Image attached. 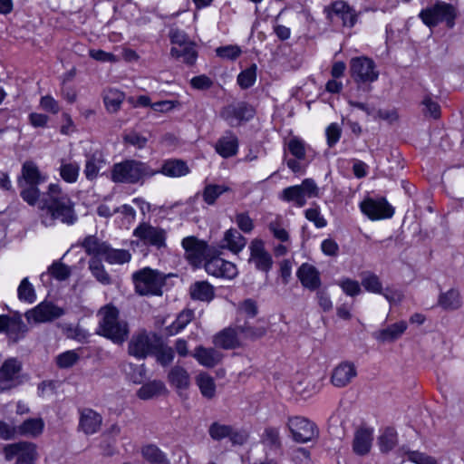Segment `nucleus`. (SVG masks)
<instances>
[{
	"mask_svg": "<svg viewBox=\"0 0 464 464\" xmlns=\"http://www.w3.org/2000/svg\"><path fill=\"white\" fill-rule=\"evenodd\" d=\"M42 211V223L45 227L54 225L55 220L72 225L77 219L72 199L63 191L58 183H51L48 186L47 198L44 200Z\"/></svg>",
	"mask_w": 464,
	"mask_h": 464,
	"instance_id": "f257e3e1",
	"label": "nucleus"
},
{
	"mask_svg": "<svg viewBox=\"0 0 464 464\" xmlns=\"http://www.w3.org/2000/svg\"><path fill=\"white\" fill-rule=\"evenodd\" d=\"M99 317L98 334L111 340L114 343L121 344L129 336V325L126 321L120 319L119 310L113 305L102 307Z\"/></svg>",
	"mask_w": 464,
	"mask_h": 464,
	"instance_id": "f03ea898",
	"label": "nucleus"
},
{
	"mask_svg": "<svg viewBox=\"0 0 464 464\" xmlns=\"http://www.w3.org/2000/svg\"><path fill=\"white\" fill-rule=\"evenodd\" d=\"M156 174L148 163L128 160L113 166L111 179L114 182L136 184Z\"/></svg>",
	"mask_w": 464,
	"mask_h": 464,
	"instance_id": "7ed1b4c3",
	"label": "nucleus"
},
{
	"mask_svg": "<svg viewBox=\"0 0 464 464\" xmlns=\"http://www.w3.org/2000/svg\"><path fill=\"white\" fill-rule=\"evenodd\" d=\"M132 281L140 295H160L165 278L159 271L144 267L132 274Z\"/></svg>",
	"mask_w": 464,
	"mask_h": 464,
	"instance_id": "20e7f679",
	"label": "nucleus"
},
{
	"mask_svg": "<svg viewBox=\"0 0 464 464\" xmlns=\"http://www.w3.org/2000/svg\"><path fill=\"white\" fill-rule=\"evenodd\" d=\"M457 12L455 7L448 3L438 1L433 5L422 9L419 17L424 24L430 28L437 26L440 23H446L449 28L455 24Z\"/></svg>",
	"mask_w": 464,
	"mask_h": 464,
	"instance_id": "39448f33",
	"label": "nucleus"
},
{
	"mask_svg": "<svg viewBox=\"0 0 464 464\" xmlns=\"http://www.w3.org/2000/svg\"><path fill=\"white\" fill-rule=\"evenodd\" d=\"M320 188L313 179H304L300 185L290 186L284 188L279 198L297 208L306 204L308 198H318Z\"/></svg>",
	"mask_w": 464,
	"mask_h": 464,
	"instance_id": "423d86ee",
	"label": "nucleus"
},
{
	"mask_svg": "<svg viewBox=\"0 0 464 464\" xmlns=\"http://www.w3.org/2000/svg\"><path fill=\"white\" fill-rule=\"evenodd\" d=\"M160 338L153 332L140 331L132 335L129 343V353L138 359H144L160 347Z\"/></svg>",
	"mask_w": 464,
	"mask_h": 464,
	"instance_id": "0eeeda50",
	"label": "nucleus"
},
{
	"mask_svg": "<svg viewBox=\"0 0 464 464\" xmlns=\"http://www.w3.org/2000/svg\"><path fill=\"white\" fill-rule=\"evenodd\" d=\"M286 427L292 439L297 443H307L318 436L315 424L302 416L289 417Z\"/></svg>",
	"mask_w": 464,
	"mask_h": 464,
	"instance_id": "6e6552de",
	"label": "nucleus"
},
{
	"mask_svg": "<svg viewBox=\"0 0 464 464\" xmlns=\"http://www.w3.org/2000/svg\"><path fill=\"white\" fill-rule=\"evenodd\" d=\"M350 72L352 78L358 83L373 82L379 77L374 61L366 56L352 58Z\"/></svg>",
	"mask_w": 464,
	"mask_h": 464,
	"instance_id": "1a4fd4ad",
	"label": "nucleus"
},
{
	"mask_svg": "<svg viewBox=\"0 0 464 464\" xmlns=\"http://www.w3.org/2000/svg\"><path fill=\"white\" fill-rule=\"evenodd\" d=\"M360 209L371 220L391 218L394 215V208L385 198H367L360 203Z\"/></svg>",
	"mask_w": 464,
	"mask_h": 464,
	"instance_id": "9d476101",
	"label": "nucleus"
},
{
	"mask_svg": "<svg viewBox=\"0 0 464 464\" xmlns=\"http://www.w3.org/2000/svg\"><path fill=\"white\" fill-rule=\"evenodd\" d=\"M4 453L8 461L15 459V464H34L37 458L35 444L25 441L5 446Z\"/></svg>",
	"mask_w": 464,
	"mask_h": 464,
	"instance_id": "9b49d317",
	"label": "nucleus"
},
{
	"mask_svg": "<svg viewBox=\"0 0 464 464\" xmlns=\"http://www.w3.org/2000/svg\"><path fill=\"white\" fill-rule=\"evenodd\" d=\"M133 236L146 246H154L158 249L166 247L167 232L160 227L141 223L133 230Z\"/></svg>",
	"mask_w": 464,
	"mask_h": 464,
	"instance_id": "f8f14e48",
	"label": "nucleus"
},
{
	"mask_svg": "<svg viewBox=\"0 0 464 464\" xmlns=\"http://www.w3.org/2000/svg\"><path fill=\"white\" fill-rule=\"evenodd\" d=\"M184 257L194 266H199L207 258L208 244L195 236H188L181 240Z\"/></svg>",
	"mask_w": 464,
	"mask_h": 464,
	"instance_id": "ddd939ff",
	"label": "nucleus"
},
{
	"mask_svg": "<svg viewBox=\"0 0 464 464\" xmlns=\"http://www.w3.org/2000/svg\"><path fill=\"white\" fill-rule=\"evenodd\" d=\"M249 263L254 264L257 270L268 273L273 266L271 255L266 251L265 243L260 238H255L249 245Z\"/></svg>",
	"mask_w": 464,
	"mask_h": 464,
	"instance_id": "4468645a",
	"label": "nucleus"
},
{
	"mask_svg": "<svg viewBox=\"0 0 464 464\" xmlns=\"http://www.w3.org/2000/svg\"><path fill=\"white\" fill-rule=\"evenodd\" d=\"M63 314V308L52 303L42 302L34 308L27 311L25 317L29 323H46L61 317Z\"/></svg>",
	"mask_w": 464,
	"mask_h": 464,
	"instance_id": "2eb2a0df",
	"label": "nucleus"
},
{
	"mask_svg": "<svg viewBox=\"0 0 464 464\" xmlns=\"http://www.w3.org/2000/svg\"><path fill=\"white\" fill-rule=\"evenodd\" d=\"M205 270L210 276L226 279H232L237 275L236 265L219 256L206 260Z\"/></svg>",
	"mask_w": 464,
	"mask_h": 464,
	"instance_id": "dca6fc26",
	"label": "nucleus"
},
{
	"mask_svg": "<svg viewBox=\"0 0 464 464\" xmlns=\"http://www.w3.org/2000/svg\"><path fill=\"white\" fill-rule=\"evenodd\" d=\"M21 370L22 364L17 359L9 358L5 361L0 368V392H5L16 386V380Z\"/></svg>",
	"mask_w": 464,
	"mask_h": 464,
	"instance_id": "f3484780",
	"label": "nucleus"
},
{
	"mask_svg": "<svg viewBox=\"0 0 464 464\" xmlns=\"http://www.w3.org/2000/svg\"><path fill=\"white\" fill-rule=\"evenodd\" d=\"M254 113L255 111L252 106L246 102H239L226 107L222 111V117L230 126L234 127L239 125L242 121H249L253 118Z\"/></svg>",
	"mask_w": 464,
	"mask_h": 464,
	"instance_id": "a211bd4d",
	"label": "nucleus"
},
{
	"mask_svg": "<svg viewBox=\"0 0 464 464\" xmlns=\"http://www.w3.org/2000/svg\"><path fill=\"white\" fill-rule=\"evenodd\" d=\"M327 17L331 20L334 16L340 18L343 26L353 27L357 22V14L343 1H335L331 5L325 7Z\"/></svg>",
	"mask_w": 464,
	"mask_h": 464,
	"instance_id": "6ab92c4d",
	"label": "nucleus"
},
{
	"mask_svg": "<svg viewBox=\"0 0 464 464\" xmlns=\"http://www.w3.org/2000/svg\"><path fill=\"white\" fill-rule=\"evenodd\" d=\"M357 375L355 365L350 362H342L332 372L331 382L334 386L343 388L347 386Z\"/></svg>",
	"mask_w": 464,
	"mask_h": 464,
	"instance_id": "aec40b11",
	"label": "nucleus"
},
{
	"mask_svg": "<svg viewBox=\"0 0 464 464\" xmlns=\"http://www.w3.org/2000/svg\"><path fill=\"white\" fill-rule=\"evenodd\" d=\"M213 343L216 346L223 349H235L243 343V338L237 329V324L235 327H228L214 336Z\"/></svg>",
	"mask_w": 464,
	"mask_h": 464,
	"instance_id": "412c9836",
	"label": "nucleus"
},
{
	"mask_svg": "<svg viewBox=\"0 0 464 464\" xmlns=\"http://www.w3.org/2000/svg\"><path fill=\"white\" fill-rule=\"evenodd\" d=\"M296 276L301 285L310 291L317 290L321 286L320 272L311 264H302L296 272Z\"/></svg>",
	"mask_w": 464,
	"mask_h": 464,
	"instance_id": "4be33fe9",
	"label": "nucleus"
},
{
	"mask_svg": "<svg viewBox=\"0 0 464 464\" xmlns=\"http://www.w3.org/2000/svg\"><path fill=\"white\" fill-rule=\"evenodd\" d=\"M102 416L92 409H84L81 411L79 427L87 435L94 434L101 429Z\"/></svg>",
	"mask_w": 464,
	"mask_h": 464,
	"instance_id": "5701e85b",
	"label": "nucleus"
},
{
	"mask_svg": "<svg viewBox=\"0 0 464 464\" xmlns=\"http://www.w3.org/2000/svg\"><path fill=\"white\" fill-rule=\"evenodd\" d=\"M405 321H399L374 333V338L382 343H392L398 340L407 330Z\"/></svg>",
	"mask_w": 464,
	"mask_h": 464,
	"instance_id": "b1692460",
	"label": "nucleus"
},
{
	"mask_svg": "<svg viewBox=\"0 0 464 464\" xmlns=\"http://www.w3.org/2000/svg\"><path fill=\"white\" fill-rule=\"evenodd\" d=\"M193 357L198 362L207 368H213L222 360V353L215 348L198 346L193 353Z\"/></svg>",
	"mask_w": 464,
	"mask_h": 464,
	"instance_id": "393cba45",
	"label": "nucleus"
},
{
	"mask_svg": "<svg viewBox=\"0 0 464 464\" xmlns=\"http://www.w3.org/2000/svg\"><path fill=\"white\" fill-rule=\"evenodd\" d=\"M215 150L217 153L225 159L235 156L238 150L237 137L230 131L226 132L225 135L218 140Z\"/></svg>",
	"mask_w": 464,
	"mask_h": 464,
	"instance_id": "a878e982",
	"label": "nucleus"
},
{
	"mask_svg": "<svg viewBox=\"0 0 464 464\" xmlns=\"http://www.w3.org/2000/svg\"><path fill=\"white\" fill-rule=\"evenodd\" d=\"M237 324L243 340H256L263 337L266 333V329L260 320L256 321V324H252L248 320L241 322L240 318H237Z\"/></svg>",
	"mask_w": 464,
	"mask_h": 464,
	"instance_id": "bb28decb",
	"label": "nucleus"
},
{
	"mask_svg": "<svg viewBox=\"0 0 464 464\" xmlns=\"http://www.w3.org/2000/svg\"><path fill=\"white\" fill-rule=\"evenodd\" d=\"M246 239L236 228H229L224 233L220 246L237 254L244 249Z\"/></svg>",
	"mask_w": 464,
	"mask_h": 464,
	"instance_id": "cd10ccee",
	"label": "nucleus"
},
{
	"mask_svg": "<svg viewBox=\"0 0 464 464\" xmlns=\"http://www.w3.org/2000/svg\"><path fill=\"white\" fill-rule=\"evenodd\" d=\"M104 165L105 160L101 151L95 150L92 153L86 154V160L83 170L86 179L88 180L95 179Z\"/></svg>",
	"mask_w": 464,
	"mask_h": 464,
	"instance_id": "c85d7f7f",
	"label": "nucleus"
},
{
	"mask_svg": "<svg viewBox=\"0 0 464 464\" xmlns=\"http://www.w3.org/2000/svg\"><path fill=\"white\" fill-rule=\"evenodd\" d=\"M168 380L179 393L190 386V376L186 369L181 366H174L168 374Z\"/></svg>",
	"mask_w": 464,
	"mask_h": 464,
	"instance_id": "c756f323",
	"label": "nucleus"
},
{
	"mask_svg": "<svg viewBox=\"0 0 464 464\" xmlns=\"http://www.w3.org/2000/svg\"><path fill=\"white\" fill-rule=\"evenodd\" d=\"M372 441V430L365 428L357 430L354 434L353 449L357 455L369 453Z\"/></svg>",
	"mask_w": 464,
	"mask_h": 464,
	"instance_id": "7c9ffc66",
	"label": "nucleus"
},
{
	"mask_svg": "<svg viewBox=\"0 0 464 464\" xmlns=\"http://www.w3.org/2000/svg\"><path fill=\"white\" fill-rule=\"evenodd\" d=\"M462 304L460 293L456 288L441 292L438 297V305L447 311L458 310L462 306Z\"/></svg>",
	"mask_w": 464,
	"mask_h": 464,
	"instance_id": "2f4dec72",
	"label": "nucleus"
},
{
	"mask_svg": "<svg viewBox=\"0 0 464 464\" xmlns=\"http://www.w3.org/2000/svg\"><path fill=\"white\" fill-rule=\"evenodd\" d=\"M158 173L171 178H179L187 175L189 169L185 161L181 160H166L160 169H155Z\"/></svg>",
	"mask_w": 464,
	"mask_h": 464,
	"instance_id": "473e14b6",
	"label": "nucleus"
},
{
	"mask_svg": "<svg viewBox=\"0 0 464 464\" xmlns=\"http://www.w3.org/2000/svg\"><path fill=\"white\" fill-rule=\"evenodd\" d=\"M189 295L193 300L210 302L214 298V287L207 281H198L189 287Z\"/></svg>",
	"mask_w": 464,
	"mask_h": 464,
	"instance_id": "72a5a7b5",
	"label": "nucleus"
},
{
	"mask_svg": "<svg viewBox=\"0 0 464 464\" xmlns=\"http://www.w3.org/2000/svg\"><path fill=\"white\" fill-rule=\"evenodd\" d=\"M44 422L41 418H30L17 426V435L35 438L43 433Z\"/></svg>",
	"mask_w": 464,
	"mask_h": 464,
	"instance_id": "f704fd0d",
	"label": "nucleus"
},
{
	"mask_svg": "<svg viewBox=\"0 0 464 464\" xmlns=\"http://www.w3.org/2000/svg\"><path fill=\"white\" fill-rule=\"evenodd\" d=\"M167 392L163 382L154 380L143 384L138 391L137 396L143 401L152 399Z\"/></svg>",
	"mask_w": 464,
	"mask_h": 464,
	"instance_id": "c9c22d12",
	"label": "nucleus"
},
{
	"mask_svg": "<svg viewBox=\"0 0 464 464\" xmlns=\"http://www.w3.org/2000/svg\"><path fill=\"white\" fill-rule=\"evenodd\" d=\"M80 164L76 161L62 159L58 169L61 178L67 183H75L80 174Z\"/></svg>",
	"mask_w": 464,
	"mask_h": 464,
	"instance_id": "e433bc0d",
	"label": "nucleus"
},
{
	"mask_svg": "<svg viewBox=\"0 0 464 464\" xmlns=\"http://www.w3.org/2000/svg\"><path fill=\"white\" fill-rule=\"evenodd\" d=\"M22 178L25 184L39 185L46 180V176L43 175L36 164L33 161H25L22 167Z\"/></svg>",
	"mask_w": 464,
	"mask_h": 464,
	"instance_id": "4c0bfd02",
	"label": "nucleus"
},
{
	"mask_svg": "<svg viewBox=\"0 0 464 464\" xmlns=\"http://www.w3.org/2000/svg\"><path fill=\"white\" fill-rule=\"evenodd\" d=\"M231 191V188L225 184H207L202 190V198L206 204L213 206L217 199L224 193Z\"/></svg>",
	"mask_w": 464,
	"mask_h": 464,
	"instance_id": "58836bf2",
	"label": "nucleus"
},
{
	"mask_svg": "<svg viewBox=\"0 0 464 464\" xmlns=\"http://www.w3.org/2000/svg\"><path fill=\"white\" fill-rule=\"evenodd\" d=\"M170 55L176 59H182L184 63L191 65L196 62L198 53L195 49L194 43H191L181 47L172 46Z\"/></svg>",
	"mask_w": 464,
	"mask_h": 464,
	"instance_id": "ea45409f",
	"label": "nucleus"
},
{
	"mask_svg": "<svg viewBox=\"0 0 464 464\" xmlns=\"http://www.w3.org/2000/svg\"><path fill=\"white\" fill-rule=\"evenodd\" d=\"M141 455L150 464H169L166 454L154 444L143 446Z\"/></svg>",
	"mask_w": 464,
	"mask_h": 464,
	"instance_id": "a19ab883",
	"label": "nucleus"
},
{
	"mask_svg": "<svg viewBox=\"0 0 464 464\" xmlns=\"http://www.w3.org/2000/svg\"><path fill=\"white\" fill-rule=\"evenodd\" d=\"M107 246L105 243L101 242L97 237L93 236L87 237L82 242V247L86 253L92 256V258L101 259L102 258Z\"/></svg>",
	"mask_w": 464,
	"mask_h": 464,
	"instance_id": "79ce46f5",
	"label": "nucleus"
},
{
	"mask_svg": "<svg viewBox=\"0 0 464 464\" xmlns=\"http://www.w3.org/2000/svg\"><path fill=\"white\" fill-rule=\"evenodd\" d=\"M196 382L203 397L212 399L215 396L216 384L209 374L206 372L199 373L196 378Z\"/></svg>",
	"mask_w": 464,
	"mask_h": 464,
	"instance_id": "37998d69",
	"label": "nucleus"
},
{
	"mask_svg": "<svg viewBox=\"0 0 464 464\" xmlns=\"http://www.w3.org/2000/svg\"><path fill=\"white\" fill-rule=\"evenodd\" d=\"M102 258L110 264H124L128 263L131 255L129 251L124 249H113L107 246L106 251Z\"/></svg>",
	"mask_w": 464,
	"mask_h": 464,
	"instance_id": "c03bdc74",
	"label": "nucleus"
},
{
	"mask_svg": "<svg viewBox=\"0 0 464 464\" xmlns=\"http://www.w3.org/2000/svg\"><path fill=\"white\" fill-rule=\"evenodd\" d=\"M194 314L191 310H184L179 314L176 320L168 327L170 335L178 334L181 332L193 319Z\"/></svg>",
	"mask_w": 464,
	"mask_h": 464,
	"instance_id": "a18cd8bd",
	"label": "nucleus"
},
{
	"mask_svg": "<svg viewBox=\"0 0 464 464\" xmlns=\"http://www.w3.org/2000/svg\"><path fill=\"white\" fill-rule=\"evenodd\" d=\"M103 100L107 111L113 113L120 110L124 101V94L118 90H109L105 93Z\"/></svg>",
	"mask_w": 464,
	"mask_h": 464,
	"instance_id": "49530a36",
	"label": "nucleus"
},
{
	"mask_svg": "<svg viewBox=\"0 0 464 464\" xmlns=\"http://www.w3.org/2000/svg\"><path fill=\"white\" fill-rule=\"evenodd\" d=\"M397 441V432L392 428H386L378 438V445L382 452L392 450Z\"/></svg>",
	"mask_w": 464,
	"mask_h": 464,
	"instance_id": "de8ad7c7",
	"label": "nucleus"
},
{
	"mask_svg": "<svg viewBox=\"0 0 464 464\" xmlns=\"http://www.w3.org/2000/svg\"><path fill=\"white\" fill-rule=\"evenodd\" d=\"M261 442L270 449H280L282 443L279 430L275 427L266 428L261 435Z\"/></svg>",
	"mask_w": 464,
	"mask_h": 464,
	"instance_id": "09e8293b",
	"label": "nucleus"
},
{
	"mask_svg": "<svg viewBox=\"0 0 464 464\" xmlns=\"http://www.w3.org/2000/svg\"><path fill=\"white\" fill-rule=\"evenodd\" d=\"M258 313V307L256 302L252 299H246L243 301L237 310V318L241 319V322L245 320H250L256 316Z\"/></svg>",
	"mask_w": 464,
	"mask_h": 464,
	"instance_id": "8fccbe9b",
	"label": "nucleus"
},
{
	"mask_svg": "<svg viewBox=\"0 0 464 464\" xmlns=\"http://www.w3.org/2000/svg\"><path fill=\"white\" fill-rule=\"evenodd\" d=\"M362 285L370 293L382 294L383 287L380 277L373 273H366L362 278Z\"/></svg>",
	"mask_w": 464,
	"mask_h": 464,
	"instance_id": "3c124183",
	"label": "nucleus"
},
{
	"mask_svg": "<svg viewBox=\"0 0 464 464\" xmlns=\"http://www.w3.org/2000/svg\"><path fill=\"white\" fill-rule=\"evenodd\" d=\"M89 268L92 276L102 285H110L111 277L105 271L101 259L92 258L89 262Z\"/></svg>",
	"mask_w": 464,
	"mask_h": 464,
	"instance_id": "603ef678",
	"label": "nucleus"
},
{
	"mask_svg": "<svg viewBox=\"0 0 464 464\" xmlns=\"http://www.w3.org/2000/svg\"><path fill=\"white\" fill-rule=\"evenodd\" d=\"M80 360V354L75 350L63 352L56 356L55 362L61 369L71 368Z\"/></svg>",
	"mask_w": 464,
	"mask_h": 464,
	"instance_id": "864d4df0",
	"label": "nucleus"
},
{
	"mask_svg": "<svg viewBox=\"0 0 464 464\" xmlns=\"http://www.w3.org/2000/svg\"><path fill=\"white\" fill-rule=\"evenodd\" d=\"M18 298L21 301L32 304L36 299V295L33 285L28 281V278H24L17 289Z\"/></svg>",
	"mask_w": 464,
	"mask_h": 464,
	"instance_id": "5fc2aeb1",
	"label": "nucleus"
},
{
	"mask_svg": "<svg viewBox=\"0 0 464 464\" xmlns=\"http://www.w3.org/2000/svg\"><path fill=\"white\" fill-rule=\"evenodd\" d=\"M287 149L289 152L297 160H303L306 155L305 142L297 137H293L287 142Z\"/></svg>",
	"mask_w": 464,
	"mask_h": 464,
	"instance_id": "6e6d98bb",
	"label": "nucleus"
},
{
	"mask_svg": "<svg viewBox=\"0 0 464 464\" xmlns=\"http://www.w3.org/2000/svg\"><path fill=\"white\" fill-rule=\"evenodd\" d=\"M256 64H252L249 68L244 70L237 76V82L243 89L251 87L256 80Z\"/></svg>",
	"mask_w": 464,
	"mask_h": 464,
	"instance_id": "4d7b16f0",
	"label": "nucleus"
},
{
	"mask_svg": "<svg viewBox=\"0 0 464 464\" xmlns=\"http://www.w3.org/2000/svg\"><path fill=\"white\" fill-rule=\"evenodd\" d=\"M336 284L349 296L358 295L362 292L359 282L354 279L341 278Z\"/></svg>",
	"mask_w": 464,
	"mask_h": 464,
	"instance_id": "13d9d810",
	"label": "nucleus"
},
{
	"mask_svg": "<svg viewBox=\"0 0 464 464\" xmlns=\"http://www.w3.org/2000/svg\"><path fill=\"white\" fill-rule=\"evenodd\" d=\"M231 432V426L221 424L219 422H213L208 428V434L214 440H221L228 438Z\"/></svg>",
	"mask_w": 464,
	"mask_h": 464,
	"instance_id": "bf43d9fd",
	"label": "nucleus"
},
{
	"mask_svg": "<svg viewBox=\"0 0 464 464\" xmlns=\"http://www.w3.org/2000/svg\"><path fill=\"white\" fill-rule=\"evenodd\" d=\"M24 184L20 181V186L22 187L21 197L22 198L27 202L29 205H34L40 197V191L37 188V185Z\"/></svg>",
	"mask_w": 464,
	"mask_h": 464,
	"instance_id": "052dcab7",
	"label": "nucleus"
},
{
	"mask_svg": "<svg viewBox=\"0 0 464 464\" xmlns=\"http://www.w3.org/2000/svg\"><path fill=\"white\" fill-rule=\"evenodd\" d=\"M268 229L273 234L274 237L282 243H288L289 234L286 229L282 226L281 220L276 218L268 224Z\"/></svg>",
	"mask_w": 464,
	"mask_h": 464,
	"instance_id": "680f3d73",
	"label": "nucleus"
},
{
	"mask_svg": "<svg viewBox=\"0 0 464 464\" xmlns=\"http://www.w3.org/2000/svg\"><path fill=\"white\" fill-rule=\"evenodd\" d=\"M157 357V361L163 366L169 364L174 359V351L171 347L164 345L160 338V347L153 353Z\"/></svg>",
	"mask_w": 464,
	"mask_h": 464,
	"instance_id": "e2e57ef3",
	"label": "nucleus"
},
{
	"mask_svg": "<svg viewBox=\"0 0 464 464\" xmlns=\"http://www.w3.org/2000/svg\"><path fill=\"white\" fill-rule=\"evenodd\" d=\"M13 328H24V323L19 319H13L7 315H0V332L5 331L13 337Z\"/></svg>",
	"mask_w": 464,
	"mask_h": 464,
	"instance_id": "0e129e2a",
	"label": "nucleus"
},
{
	"mask_svg": "<svg viewBox=\"0 0 464 464\" xmlns=\"http://www.w3.org/2000/svg\"><path fill=\"white\" fill-rule=\"evenodd\" d=\"M169 37L171 44L177 47H181L185 44L188 45L192 43L188 39V34L179 28H171L169 33Z\"/></svg>",
	"mask_w": 464,
	"mask_h": 464,
	"instance_id": "69168bd1",
	"label": "nucleus"
},
{
	"mask_svg": "<svg viewBox=\"0 0 464 464\" xmlns=\"http://www.w3.org/2000/svg\"><path fill=\"white\" fill-rule=\"evenodd\" d=\"M48 272L53 277L60 281L67 279L71 274L69 266L61 262H53Z\"/></svg>",
	"mask_w": 464,
	"mask_h": 464,
	"instance_id": "338daca9",
	"label": "nucleus"
},
{
	"mask_svg": "<svg viewBox=\"0 0 464 464\" xmlns=\"http://www.w3.org/2000/svg\"><path fill=\"white\" fill-rule=\"evenodd\" d=\"M306 219L313 222L317 228H323L327 225V221L322 216L318 207L307 208L304 211Z\"/></svg>",
	"mask_w": 464,
	"mask_h": 464,
	"instance_id": "774afa93",
	"label": "nucleus"
}]
</instances>
